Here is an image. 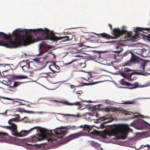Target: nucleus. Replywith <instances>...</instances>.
I'll return each mask as SVG.
<instances>
[{
  "label": "nucleus",
  "mask_w": 150,
  "mask_h": 150,
  "mask_svg": "<svg viewBox=\"0 0 150 150\" xmlns=\"http://www.w3.org/2000/svg\"><path fill=\"white\" fill-rule=\"evenodd\" d=\"M34 33L38 37L37 41L42 40H47L48 41L42 42L39 44V53L36 55L41 56L42 59H45L47 55L44 54L50 49L51 47L46 42L52 43L54 41L63 39V41L68 40L66 37L67 35L58 37L53 34L48 29H29L21 30V29H16L13 32L12 35H7V47L9 48H16L22 45L26 46L34 42L33 40L31 33Z\"/></svg>",
  "instance_id": "nucleus-1"
},
{
  "label": "nucleus",
  "mask_w": 150,
  "mask_h": 150,
  "mask_svg": "<svg viewBox=\"0 0 150 150\" xmlns=\"http://www.w3.org/2000/svg\"><path fill=\"white\" fill-rule=\"evenodd\" d=\"M35 129L37 132L43 137H49L50 138H53L54 137V139L55 140H57V139L61 138L64 136L66 134V130H63L61 129L57 128L54 131L55 134L54 135L52 132L50 131L48 132L47 130L40 127H34L28 130H22L20 132H17V134L18 136H16L17 137H23L27 135L28 134L32 132L34 129Z\"/></svg>",
  "instance_id": "nucleus-2"
},
{
  "label": "nucleus",
  "mask_w": 150,
  "mask_h": 150,
  "mask_svg": "<svg viewBox=\"0 0 150 150\" xmlns=\"http://www.w3.org/2000/svg\"><path fill=\"white\" fill-rule=\"evenodd\" d=\"M132 129L130 128L127 125L121 124L118 126L117 128H113L110 130L106 131L101 133V134H100V132L97 130H95L92 131V132L94 135H100L103 139H108L110 138V139H115L116 137V136L118 133H120L121 134H124V136L122 137V139H124L127 138L128 132H132Z\"/></svg>",
  "instance_id": "nucleus-3"
},
{
  "label": "nucleus",
  "mask_w": 150,
  "mask_h": 150,
  "mask_svg": "<svg viewBox=\"0 0 150 150\" xmlns=\"http://www.w3.org/2000/svg\"><path fill=\"white\" fill-rule=\"evenodd\" d=\"M78 128H83V130L78 132L71 134L66 137L64 139L66 143L75 139L77 138L86 135L92 130L91 126L87 125H84L83 126L81 125Z\"/></svg>",
  "instance_id": "nucleus-4"
},
{
  "label": "nucleus",
  "mask_w": 150,
  "mask_h": 150,
  "mask_svg": "<svg viewBox=\"0 0 150 150\" xmlns=\"http://www.w3.org/2000/svg\"><path fill=\"white\" fill-rule=\"evenodd\" d=\"M132 71V70L129 68L125 67L124 69H122L121 70L120 74L121 76L125 78H126L129 81H132L136 79V77L132 76L133 75L143 74L141 71H140L139 72L132 71L131 72H129Z\"/></svg>",
  "instance_id": "nucleus-5"
},
{
  "label": "nucleus",
  "mask_w": 150,
  "mask_h": 150,
  "mask_svg": "<svg viewBox=\"0 0 150 150\" xmlns=\"http://www.w3.org/2000/svg\"><path fill=\"white\" fill-rule=\"evenodd\" d=\"M17 121L18 119L16 117L11 118L9 120L8 122V123L10 125L4 126L6 129L10 130L12 134L15 136L18 135H17V134L18 132L17 125L13 122Z\"/></svg>",
  "instance_id": "nucleus-6"
},
{
  "label": "nucleus",
  "mask_w": 150,
  "mask_h": 150,
  "mask_svg": "<svg viewBox=\"0 0 150 150\" xmlns=\"http://www.w3.org/2000/svg\"><path fill=\"white\" fill-rule=\"evenodd\" d=\"M113 35L116 38L120 36L121 35H125V37L131 38L132 36V32H128L126 30H120V29L117 28L113 30Z\"/></svg>",
  "instance_id": "nucleus-7"
},
{
  "label": "nucleus",
  "mask_w": 150,
  "mask_h": 150,
  "mask_svg": "<svg viewBox=\"0 0 150 150\" xmlns=\"http://www.w3.org/2000/svg\"><path fill=\"white\" fill-rule=\"evenodd\" d=\"M120 83L123 85H126L127 86H132L128 88L130 89H133L140 87L138 82H136L133 84H131L130 83L125 81L124 79H122L120 81Z\"/></svg>",
  "instance_id": "nucleus-8"
},
{
  "label": "nucleus",
  "mask_w": 150,
  "mask_h": 150,
  "mask_svg": "<svg viewBox=\"0 0 150 150\" xmlns=\"http://www.w3.org/2000/svg\"><path fill=\"white\" fill-rule=\"evenodd\" d=\"M105 52H99L95 50L92 51V54L91 55V58L93 59H102L103 58V56H102L101 53H104Z\"/></svg>",
  "instance_id": "nucleus-9"
},
{
  "label": "nucleus",
  "mask_w": 150,
  "mask_h": 150,
  "mask_svg": "<svg viewBox=\"0 0 150 150\" xmlns=\"http://www.w3.org/2000/svg\"><path fill=\"white\" fill-rule=\"evenodd\" d=\"M137 122L141 125V128H147L150 130V125L147 122L142 120H138Z\"/></svg>",
  "instance_id": "nucleus-10"
},
{
  "label": "nucleus",
  "mask_w": 150,
  "mask_h": 150,
  "mask_svg": "<svg viewBox=\"0 0 150 150\" xmlns=\"http://www.w3.org/2000/svg\"><path fill=\"white\" fill-rule=\"evenodd\" d=\"M101 105L100 104H99L98 105L95 106V110H97L99 111H105L107 112H109L110 111H112V108H110L109 107H107L106 108H100V106Z\"/></svg>",
  "instance_id": "nucleus-11"
},
{
  "label": "nucleus",
  "mask_w": 150,
  "mask_h": 150,
  "mask_svg": "<svg viewBox=\"0 0 150 150\" xmlns=\"http://www.w3.org/2000/svg\"><path fill=\"white\" fill-rule=\"evenodd\" d=\"M50 69L51 70L54 74L56 72H58L59 71H56V70H59V67L57 65L55 64V65H51L49 67Z\"/></svg>",
  "instance_id": "nucleus-12"
},
{
  "label": "nucleus",
  "mask_w": 150,
  "mask_h": 150,
  "mask_svg": "<svg viewBox=\"0 0 150 150\" xmlns=\"http://www.w3.org/2000/svg\"><path fill=\"white\" fill-rule=\"evenodd\" d=\"M130 62H139L138 57L134 54L132 52V55L130 57Z\"/></svg>",
  "instance_id": "nucleus-13"
},
{
  "label": "nucleus",
  "mask_w": 150,
  "mask_h": 150,
  "mask_svg": "<svg viewBox=\"0 0 150 150\" xmlns=\"http://www.w3.org/2000/svg\"><path fill=\"white\" fill-rule=\"evenodd\" d=\"M96 34L98 35L101 36V37L108 39L113 38L112 37L110 36L109 34H108L106 33H104L98 34Z\"/></svg>",
  "instance_id": "nucleus-14"
},
{
  "label": "nucleus",
  "mask_w": 150,
  "mask_h": 150,
  "mask_svg": "<svg viewBox=\"0 0 150 150\" xmlns=\"http://www.w3.org/2000/svg\"><path fill=\"white\" fill-rule=\"evenodd\" d=\"M92 77L89 78L88 77H87L86 78H83V79H84L85 80H86L87 81L89 82L88 83H86L85 85H90L94 83V82L93 81L92 79H91Z\"/></svg>",
  "instance_id": "nucleus-15"
},
{
  "label": "nucleus",
  "mask_w": 150,
  "mask_h": 150,
  "mask_svg": "<svg viewBox=\"0 0 150 150\" xmlns=\"http://www.w3.org/2000/svg\"><path fill=\"white\" fill-rule=\"evenodd\" d=\"M137 31L142 32L144 33H147L146 32H144V31H149L150 30V28H142L140 27H137L136 28Z\"/></svg>",
  "instance_id": "nucleus-16"
},
{
  "label": "nucleus",
  "mask_w": 150,
  "mask_h": 150,
  "mask_svg": "<svg viewBox=\"0 0 150 150\" xmlns=\"http://www.w3.org/2000/svg\"><path fill=\"white\" fill-rule=\"evenodd\" d=\"M146 63L144 62H143L141 63L140 65V68L141 69V70H138L137 72H139L140 71H142L143 74L142 75H144L143 71H145V66L146 64Z\"/></svg>",
  "instance_id": "nucleus-17"
},
{
  "label": "nucleus",
  "mask_w": 150,
  "mask_h": 150,
  "mask_svg": "<svg viewBox=\"0 0 150 150\" xmlns=\"http://www.w3.org/2000/svg\"><path fill=\"white\" fill-rule=\"evenodd\" d=\"M27 147L28 148L32 150L34 149V148L36 147L37 145L35 144H33L31 143H27L26 144Z\"/></svg>",
  "instance_id": "nucleus-18"
},
{
  "label": "nucleus",
  "mask_w": 150,
  "mask_h": 150,
  "mask_svg": "<svg viewBox=\"0 0 150 150\" xmlns=\"http://www.w3.org/2000/svg\"><path fill=\"white\" fill-rule=\"evenodd\" d=\"M13 78L15 79H24L28 78V77L27 76H23V75H14L13 76Z\"/></svg>",
  "instance_id": "nucleus-19"
},
{
  "label": "nucleus",
  "mask_w": 150,
  "mask_h": 150,
  "mask_svg": "<svg viewBox=\"0 0 150 150\" xmlns=\"http://www.w3.org/2000/svg\"><path fill=\"white\" fill-rule=\"evenodd\" d=\"M132 52L127 51L125 52L122 55V57H130L132 55Z\"/></svg>",
  "instance_id": "nucleus-20"
},
{
  "label": "nucleus",
  "mask_w": 150,
  "mask_h": 150,
  "mask_svg": "<svg viewBox=\"0 0 150 150\" xmlns=\"http://www.w3.org/2000/svg\"><path fill=\"white\" fill-rule=\"evenodd\" d=\"M91 145L95 148H98L100 147V144L94 141H91Z\"/></svg>",
  "instance_id": "nucleus-21"
},
{
  "label": "nucleus",
  "mask_w": 150,
  "mask_h": 150,
  "mask_svg": "<svg viewBox=\"0 0 150 150\" xmlns=\"http://www.w3.org/2000/svg\"><path fill=\"white\" fill-rule=\"evenodd\" d=\"M30 67V64H29L26 66H22V67L21 68L24 72H28V70L29 69Z\"/></svg>",
  "instance_id": "nucleus-22"
},
{
  "label": "nucleus",
  "mask_w": 150,
  "mask_h": 150,
  "mask_svg": "<svg viewBox=\"0 0 150 150\" xmlns=\"http://www.w3.org/2000/svg\"><path fill=\"white\" fill-rule=\"evenodd\" d=\"M78 66L79 68L82 69L86 67V65L85 63L81 62L79 63L78 64Z\"/></svg>",
  "instance_id": "nucleus-23"
},
{
  "label": "nucleus",
  "mask_w": 150,
  "mask_h": 150,
  "mask_svg": "<svg viewBox=\"0 0 150 150\" xmlns=\"http://www.w3.org/2000/svg\"><path fill=\"white\" fill-rule=\"evenodd\" d=\"M29 64V63H28L26 61H21L19 63L21 67H22V66H26L27 65V64Z\"/></svg>",
  "instance_id": "nucleus-24"
},
{
  "label": "nucleus",
  "mask_w": 150,
  "mask_h": 150,
  "mask_svg": "<svg viewBox=\"0 0 150 150\" xmlns=\"http://www.w3.org/2000/svg\"><path fill=\"white\" fill-rule=\"evenodd\" d=\"M73 37H74V35H72L71 34H68L67 35V37L66 38L67 39H68V40H73Z\"/></svg>",
  "instance_id": "nucleus-25"
},
{
  "label": "nucleus",
  "mask_w": 150,
  "mask_h": 150,
  "mask_svg": "<svg viewBox=\"0 0 150 150\" xmlns=\"http://www.w3.org/2000/svg\"><path fill=\"white\" fill-rule=\"evenodd\" d=\"M40 140V139L38 137H32V138L31 139V142L32 143L36 142Z\"/></svg>",
  "instance_id": "nucleus-26"
},
{
  "label": "nucleus",
  "mask_w": 150,
  "mask_h": 150,
  "mask_svg": "<svg viewBox=\"0 0 150 150\" xmlns=\"http://www.w3.org/2000/svg\"><path fill=\"white\" fill-rule=\"evenodd\" d=\"M67 104L69 105H80V102H76L73 103H70L68 102H67Z\"/></svg>",
  "instance_id": "nucleus-27"
},
{
  "label": "nucleus",
  "mask_w": 150,
  "mask_h": 150,
  "mask_svg": "<svg viewBox=\"0 0 150 150\" xmlns=\"http://www.w3.org/2000/svg\"><path fill=\"white\" fill-rule=\"evenodd\" d=\"M23 82H19L18 81H15L13 83V86L15 87H17L20 84L23 83Z\"/></svg>",
  "instance_id": "nucleus-28"
},
{
  "label": "nucleus",
  "mask_w": 150,
  "mask_h": 150,
  "mask_svg": "<svg viewBox=\"0 0 150 150\" xmlns=\"http://www.w3.org/2000/svg\"><path fill=\"white\" fill-rule=\"evenodd\" d=\"M136 30H137L136 29ZM140 31H137V30H136L135 34V37H136V38H139L140 37L141 35H142V34H140Z\"/></svg>",
  "instance_id": "nucleus-29"
},
{
  "label": "nucleus",
  "mask_w": 150,
  "mask_h": 150,
  "mask_svg": "<svg viewBox=\"0 0 150 150\" xmlns=\"http://www.w3.org/2000/svg\"><path fill=\"white\" fill-rule=\"evenodd\" d=\"M134 103V101H125L124 103H122L121 104H133Z\"/></svg>",
  "instance_id": "nucleus-30"
},
{
  "label": "nucleus",
  "mask_w": 150,
  "mask_h": 150,
  "mask_svg": "<svg viewBox=\"0 0 150 150\" xmlns=\"http://www.w3.org/2000/svg\"><path fill=\"white\" fill-rule=\"evenodd\" d=\"M56 74L55 73L53 74V73L51 72H48V77H49L51 78H53L55 77Z\"/></svg>",
  "instance_id": "nucleus-31"
},
{
  "label": "nucleus",
  "mask_w": 150,
  "mask_h": 150,
  "mask_svg": "<svg viewBox=\"0 0 150 150\" xmlns=\"http://www.w3.org/2000/svg\"><path fill=\"white\" fill-rule=\"evenodd\" d=\"M123 49L122 48H120V50H118L117 51H115V52L117 53V55L118 56H122V54H120V53L123 50Z\"/></svg>",
  "instance_id": "nucleus-32"
},
{
  "label": "nucleus",
  "mask_w": 150,
  "mask_h": 150,
  "mask_svg": "<svg viewBox=\"0 0 150 150\" xmlns=\"http://www.w3.org/2000/svg\"><path fill=\"white\" fill-rule=\"evenodd\" d=\"M8 135V134L7 133L4 132H0V137L3 138V136H6Z\"/></svg>",
  "instance_id": "nucleus-33"
},
{
  "label": "nucleus",
  "mask_w": 150,
  "mask_h": 150,
  "mask_svg": "<svg viewBox=\"0 0 150 150\" xmlns=\"http://www.w3.org/2000/svg\"><path fill=\"white\" fill-rule=\"evenodd\" d=\"M105 103L106 104L108 105H112L113 104V102L108 99H107L105 101Z\"/></svg>",
  "instance_id": "nucleus-34"
},
{
  "label": "nucleus",
  "mask_w": 150,
  "mask_h": 150,
  "mask_svg": "<svg viewBox=\"0 0 150 150\" xmlns=\"http://www.w3.org/2000/svg\"><path fill=\"white\" fill-rule=\"evenodd\" d=\"M68 116H70L76 117H81V116L80 115V114L79 113H77L76 115H75L73 114H68L67 115Z\"/></svg>",
  "instance_id": "nucleus-35"
},
{
  "label": "nucleus",
  "mask_w": 150,
  "mask_h": 150,
  "mask_svg": "<svg viewBox=\"0 0 150 150\" xmlns=\"http://www.w3.org/2000/svg\"><path fill=\"white\" fill-rule=\"evenodd\" d=\"M42 76L44 77H48V73H42Z\"/></svg>",
  "instance_id": "nucleus-36"
},
{
  "label": "nucleus",
  "mask_w": 150,
  "mask_h": 150,
  "mask_svg": "<svg viewBox=\"0 0 150 150\" xmlns=\"http://www.w3.org/2000/svg\"><path fill=\"white\" fill-rule=\"evenodd\" d=\"M82 93H83V92L82 91H81L76 92V94H78V95H79L77 97H78V98L79 99L80 98L79 97V96H80L81 94H82Z\"/></svg>",
  "instance_id": "nucleus-37"
},
{
  "label": "nucleus",
  "mask_w": 150,
  "mask_h": 150,
  "mask_svg": "<svg viewBox=\"0 0 150 150\" xmlns=\"http://www.w3.org/2000/svg\"><path fill=\"white\" fill-rule=\"evenodd\" d=\"M105 123V122H102L100 124V126L101 127V128H103L104 127H105V126L104 125Z\"/></svg>",
  "instance_id": "nucleus-38"
},
{
  "label": "nucleus",
  "mask_w": 150,
  "mask_h": 150,
  "mask_svg": "<svg viewBox=\"0 0 150 150\" xmlns=\"http://www.w3.org/2000/svg\"><path fill=\"white\" fill-rule=\"evenodd\" d=\"M138 116L137 115H134L133 116H132L130 117V119H132L134 118H137Z\"/></svg>",
  "instance_id": "nucleus-39"
},
{
  "label": "nucleus",
  "mask_w": 150,
  "mask_h": 150,
  "mask_svg": "<svg viewBox=\"0 0 150 150\" xmlns=\"http://www.w3.org/2000/svg\"><path fill=\"white\" fill-rule=\"evenodd\" d=\"M1 65H3L4 67H6V66H9V64H0V66Z\"/></svg>",
  "instance_id": "nucleus-40"
},
{
  "label": "nucleus",
  "mask_w": 150,
  "mask_h": 150,
  "mask_svg": "<svg viewBox=\"0 0 150 150\" xmlns=\"http://www.w3.org/2000/svg\"><path fill=\"white\" fill-rule=\"evenodd\" d=\"M75 86L74 85H71V88L72 89H74V91L75 90L76 88L75 87Z\"/></svg>",
  "instance_id": "nucleus-41"
},
{
  "label": "nucleus",
  "mask_w": 150,
  "mask_h": 150,
  "mask_svg": "<svg viewBox=\"0 0 150 150\" xmlns=\"http://www.w3.org/2000/svg\"><path fill=\"white\" fill-rule=\"evenodd\" d=\"M4 98L6 99L9 100H13V99H12V98H7V97H4Z\"/></svg>",
  "instance_id": "nucleus-42"
},
{
  "label": "nucleus",
  "mask_w": 150,
  "mask_h": 150,
  "mask_svg": "<svg viewBox=\"0 0 150 150\" xmlns=\"http://www.w3.org/2000/svg\"><path fill=\"white\" fill-rule=\"evenodd\" d=\"M108 25L110 27L111 29H112V25L110 24H108Z\"/></svg>",
  "instance_id": "nucleus-43"
},
{
  "label": "nucleus",
  "mask_w": 150,
  "mask_h": 150,
  "mask_svg": "<svg viewBox=\"0 0 150 150\" xmlns=\"http://www.w3.org/2000/svg\"><path fill=\"white\" fill-rule=\"evenodd\" d=\"M144 133H145V134L146 135H148L149 133V132H144Z\"/></svg>",
  "instance_id": "nucleus-44"
},
{
  "label": "nucleus",
  "mask_w": 150,
  "mask_h": 150,
  "mask_svg": "<svg viewBox=\"0 0 150 150\" xmlns=\"http://www.w3.org/2000/svg\"><path fill=\"white\" fill-rule=\"evenodd\" d=\"M25 112H26L30 113L31 112V111H30L27 110V111H25Z\"/></svg>",
  "instance_id": "nucleus-45"
},
{
  "label": "nucleus",
  "mask_w": 150,
  "mask_h": 150,
  "mask_svg": "<svg viewBox=\"0 0 150 150\" xmlns=\"http://www.w3.org/2000/svg\"><path fill=\"white\" fill-rule=\"evenodd\" d=\"M146 37H147L149 39H150V35H149L147 36H146Z\"/></svg>",
  "instance_id": "nucleus-46"
},
{
  "label": "nucleus",
  "mask_w": 150,
  "mask_h": 150,
  "mask_svg": "<svg viewBox=\"0 0 150 150\" xmlns=\"http://www.w3.org/2000/svg\"><path fill=\"white\" fill-rule=\"evenodd\" d=\"M96 117H98V114L97 113L96 115Z\"/></svg>",
  "instance_id": "nucleus-47"
},
{
  "label": "nucleus",
  "mask_w": 150,
  "mask_h": 150,
  "mask_svg": "<svg viewBox=\"0 0 150 150\" xmlns=\"http://www.w3.org/2000/svg\"><path fill=\"white\" fill-rule=\"evenodd\" d=\"M35 60H37V61H38V62H39V60H40V59H35Z\"/></svg>",
  "instance_id": "nucleus-48"
},
{
  "label": "nucleus",
  "mask_w": 150,
  "mask_h": 150,
  "mask_svg": "<svg viewBox=\"0 0 150 150\" xmlns=\"http://www.w3.org/2000/svg\"><path fill=\"white\" fill-rule=\"evenodd\" d=\"M146 146H148V147H149V145L148 144H147V145H145L144 146V147H146Z\"/></svg>",
  "instance_id": "nucleus-49"
},
{
  "label": "nucleus",
  "mask_w": 150,
  "mask_h": 150,
  "mask_svg": "<svg viewBox=\"0 0 150 150\" xmlns=\"http://www.w3.org/2000/svg\"><path fill=\"white\" fill-rule=\"evenodd\" d=\"M106 119H107V118H105L104 117H103V120H106Z\"/></svg>",
  "instance_id": "nucleus-50"
},
{
  "label": "nucleus",
  "mask_w": 150,
  "mask_h": 150,
  "mask_svg": "<svg viewBox=\"0 0 150 150\" xmlns=\"http://www.w3.org/2000/svg\"><path fill=\"white\" fill-rule=\"evenodd\" d=\"M115 54H114V57H115Z\"/></svg>",
  "instance_id": "nucleus-51"
},
{
  "label": "nucleus",
  "mask_w": 150,
  "mask_h": 150,
  "mask_svg": "<svg viewBox=\"0 0 150 150\" xmlns=\"http://www.w3.org/2000/svg\"><path fill=\"white\" fill-rule=\"evenodd\" d=\"M116 48H117V49H118V48L117 47V46L116 47Z\"/></svg>",
  "instance_id": "nucleus-52"
},
{
  "label": "nucleus",
  "mask_w": 150,
  "mask_h": 150,
  "mask_svg": "<svg viewBox=\"0 0 150 150\" xmlns=\"http://www.w3.org/2000/svg\"><path fill=\"white\" fill-rule=\"evenodd\" d=\"M71 62H70V63H69V64H70L71 63Z\"/></svg>",
  "instance_id": "nucleus-53"
},
{
  "label": "nucleus",
  "mask_w": 150,
  "mask_h": 150,
  "mask_svg": "<svg viewBox=\"0 0 150 150\" xmlns=\"http://www.w3.org/2000/svg\"><path fill=\"white\" fill-rule=\"evenodd\" d=\"M56 101V100H54V101Z\"/></svg>",
  "instance_id": "nucleus-54"
}]
</instances>
